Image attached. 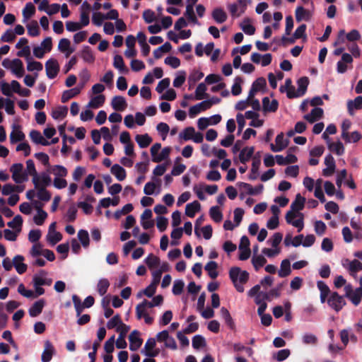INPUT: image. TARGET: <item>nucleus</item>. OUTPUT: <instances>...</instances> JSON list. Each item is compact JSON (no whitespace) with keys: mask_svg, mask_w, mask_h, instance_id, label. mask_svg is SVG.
<instances>
[{"mask_svg":"<svg viewBox=\"0 0 362 362\" xmlns=\"http://www.w3.org/2000/svg\"><path fill=\"white\" fill-rule=\"evenodd\" d=\"M111 106L115 110L122 112L127 107V103L123 96L117 95L112 99Z\"/></svg>","mask_w":362,"mask_h":362,"instance_id":"1a4fd4ad","label":"nucleus"},{"mask_svg":"<svg viewBox=\"0 0 362 362\" xmlns=\"http://www.w3.org/2000/svg\"><path fill=\"white\" fill-rule=\"evenodd\" d=\"M328 148L330 151H334L338 156H341L344 153V147L341 141L336 143H329Z\"/></svg>","mask_w":362,"mask_h":362,"instance_id":"79ce46f5","label":"nucleus"},{"mask_svg":"<svg viewBox=\"0 0 362 362\" xmlns=\"http://www.w3.org/2000/svg\"><path fill=\"white\" fill-rule=\"evenodd\" d=\"M307 26L305 24H301L300 26H298L296 30H295L293 33L294 38L300 39V38H305V30H306Z\"/></svg>","mask_w":362,"mask_h":362,"instance_id":"69168bd1","label":"nucleus"},{"mask_svg":"<svg viewBox=\"0 0 362 362\" xmlns=\"http://www.w3.org/2000/svg\"><path fill=\"white\" fill-rule=\"evenodd\" d=\"M23 221L22 216L21 215H16L12 221L8 222L7 225L11 228H17V231L19 232L21 230Z\"/></svg>","mask_w":362,"mask_h":362,"instance_id":"09e8293b","label":"nucleus"},{"mask_svg":"<svg viewBox=\"0 0 362 362\" xmlns=\"http://www.w3.org/2000/svg\"><path fill=\"white\" fill-rule=\"evenodd\" d=\"M11 70L18 78H21L25 73L22 61L19 59H14Z\"/></svg>","mask_w":362,"mask_h":362,"instance_id":"aec40b11","label":"nucleus"},{"mask_svg":"<svg viewBox=\"0 0 362 362\" xmlns=\"http://www.w3.org/2000/svg\"><path fill=\"white\" fill-rule=\"evenodd\" d=\"M209 215L211 219L216 223L221 222L223 219V214L217 206H214L210 208Z\"/></svg>","mask_w":362,"mask_h":362,"instance_id":"e433bc0d","label":"nucleus"},{"mask_svg":"<svg viewBox=\"0 0 362 362\" xmlns=\"http://www.w3.org/2000/svg\"><path fill=\"white\" fill-rule=\"evenodd\" d=\"M72 300L76 309V315L79 317L86 307L83 303H81L80 298L76 294L72 296Z\"/></svg>","mask_w":362,"mask_h":362,"instance_id":"c03bdc74","label":"nucleus"},{"mask_svg":"<svg viewBox=\"0 0 362 362\" xmlns=\"http://www.w3.org/2000/svg\"><path fill=\"white\" fill-rule=\"evenodd\" d=\"M201 209V204L198 201H194L189 204H187L185 207L186 216L193 218L194 217L197 212H199Z\"/></svg>","mask_w":362,"mask_h":362,"instance_id":"f3484780","label":"nucleus"},{"mask_svg":"<svg viewBox=\"0 0 362 362\" xmlns=\"http://www.w3.org/2000/svg\"><path fill=\"white\" fill-rule=\"evenodd\" d=\"M55 354V349L52 344L47 340L45 341V349L41 356L42 362H49L53 355Z\"/></svg>","mask_w":362,"mask_h":362,"instance_id":"6e6552de","label":"nucleus"},{"mask_svg":"<svg viewBox=\"0 0 362 362\" xmlns=\"http://www.w3.org/2000/svg\"><path fill=\"white\" fill-rule=\"evenodd\" d=\"M26 167H27V175L29 174L33 176V182L35 187H37V182L40 181V177L37 175V173L35 169V163L33 160H28L26 161Z\"/></svg>","mask_w":362,"mask_h":362,"instance_id":"6ab92c4d","label":"nucleus"},{"mask_svg":"<svg viewBox=\"0 0 362 362\" xmlns=\"http://www.w3.org/2000/svg\"><path fill=\"white\" fill-rule=\"evenodd\" d=\"M28 33L32 37H36L40 35V28L37 21H33L27 25Z\"/></svg>","mask_w":362,"mask_h":362,"instance_id":"603ef678","label":"nucleus"},{"mask_svg":"<svg viewBox=\"0 0 362 362\" xmlns=\"http://www.w3.org/2000/svg\"><path fill=\"white\" fill-rule=\"evenodd\" d=\"M323 115V110L320 107H314L310 114L305 115L304 119L310 123H313L320 119Z\"/></svg>","mask_w":362,"mask_h":362,"instance_id":"a211bd4d","label":"nucleus"},{"mask_svg":"<svg viewBox=\"0 0 362 362\" xmlns=\"http://www.w3.org/2000/svg\"><path fill=\"white\" fill-rule=\"evenodd\" d=\"M305 202V198L302 197L300 194H297L295 200L291 205V209L292 211L298 212L304 208Z\"/></svg>","mask_w":362,"mask_h":362,"instance_id":"5701e85b","label":"nucleus"},{"mask_svg":"<svg viewBox=\"0 0 362 362\" xmlns=\"http://www.w3.org/2000/svg\"><path fill=\"white\" fill-rule=\"evenodd\" d=\"M353 62V57L348 53H344L341 55V59L337 64V71L339 74H344L347 71L348 64Z\"/></svg>","mask_w":362,"mask_h":362,"instance_id":"423d86ee","label":"nucleus"},{"mask_svg":"<svg viewBox=\"0 0 362 362\" xmlns=\"http://www.w3.org/2000/svg\"><path fill=\"white\" fill-rule=\"evenodd\" d=\"M52 172L57 177H66L68 173L66 168L60 165H54L52 168Z\"/></svg>","mask_w":362,"mask_h":362,"instance_id":"6e6d98bb","label":"nucleus"},{"mask_svg":"<svg viewBox=\"0 0 362 362\" xmlns=\"http://www.w3.org/2000/svg\"><path fill=\"white\" fill-rule=\"evenodd\" d=\"M81 57L86 62L88 63H93L95 61V57L91 48L89 46L83 47L81 51Z\"/></svg>","mask_w":362,"mask_h":362,"instance_id":"72a5a7b5","label":"nucleus"},{"mask_svg":"<svg viewBox=\"0 0 362 362\" xmlns=\"http://www.w3.org/2000/svg\"><path fill=\"white\" fill-rule=\"evenodd\" d=\"M43 69L42 64L40 62L37 61H30V59L28 60V65H27V69L29 71H42Z\"/></svg>","mask_w":362,"mask_h":362,"instance_id":"bf43d9fd","label":"nucleus"},{"mask_svg":"<svg viewBox=\"0 0 362 362\" xmlns=\"http://www.w3.org/2000/svg\"><path fill=\"white\" fill-rule=\"evenodd\" d=\"M211 16L217 23H223L227 20V14L221 8H214Z\"/></svg>","mask_w":362,"mask_h":362,"instance_id":"412c9836","label":"nucleus"},{"mask_svg":"<svg viewBox=\"0 0 362 362\" xmlns=\"http://www.w3.org/2000/svg\"><path fill=\"white\" fill-rule=\"evenodd\" d=\"M110 286V282L107 279H100L97 286L98 292L100 294V296H104Z\"/></svg>","mask_w":362,"mask_h":362,"instance_id":"a18cd8bd","label":"nucleus"},{"mask_svg":"<svg viewBox=\"0 0 362 362\" xmlns=\"http://www.w3.org/2000/svg\"><path fill=\"white\" fill-rule=\"evenodd\" d=\"M80 93V90L78 88H73L69 90H66L63 92L62 95V103H65L69 101L70 99L76 97Z\"/></svg>","mask_w":362,"mask_h":362,"instance_id":"473e14b6","label":"nucleus"},{"mask_svg":"<svg viewBox=\"0 0 362 362\" xmlns=\"http://www.w3.org/2000/svg\"><path fill=\"white\" fill-rule=\"evenodd\" d=\"M351 125V122L349 119H345L343 121L341 124V138L345 141H349V133L348 130L350 129Z\"/></svg>","mask_w":362,"mask_h":362,"instance_id":"3c124183","label":"nucleus"},{"mask_svg":"<svg viewBox=\"0 0 362 362\" xmlns=\"http://www.w3.org/2000/svg\"><path fill=\"white\" fill-rule=\"evenodd\" d=\"M121 322H122L121 317L119 314H117L107 322V327L108 329H112L116 327H117Z\"/></svg>","mask_w":362,"mask_h":362,"instance_id":"0e129e2a","label":"nucleus"},{"mask_svg":"<svg viewBox=\"0 0 362 362\" xmlns=\"http://www.w3.org/2000/svg\"><path fill=\"white\" fill-rule=\"evenodd\" d=\"M47 217V212L44 210H40L37 212V214L33 217V221L37 226H41L44 223Z\"/></svg>","mask_w":362,"mask_h":362,"instance_id":"052dcab7","label":"nucleus"},{"mask_svg":"<svg viewBox=\"0 0 362 362\" xmlns=\"http://www.w3.org/2000/svg\"><path fill=\"white\" fill-rule=\"evenodd\" d=\"M252 163L251 172L249 175L250 180H255L257 179L259 176V168L261 165V156L260 152H257L255 156L252 157Z\"/></svg>","mask_w":362,"mask_h":362,"instance_id":"20e7f679","label":"nucleus"},{"mask_svg":"<svg viewBox=\"0 0 362 362\" xmlns=\"http://www.w3.org/2000/svg\"><path fill=\"white\" fill-rule=\"evenodd\" d=\"M229 277L237 291L243 293L245 291L243 285L249 280V273L241 270L240 267H233L229 270Z\"/></svg>","mask_w":362,"mask_h":362,"instance_id":"f257e3e1","label":"nucleus"},{"mask_svg":"<svg viewBox=\"0 0 362 362\" xmlns=\"http://www.w3.org/2000/svg\"><path fill=\"white\" fill-rule=\"evenodd\" d=\"M194 134V128L192 127H189L185 128L182 132H181L179 135L180 139H184L185 141H188L192 139Z\"/></svg>","mask_w":362,"mask_h":362,"instance_id":"4d7b16f0","label":"nucleus"},{"mask_svg":"<svg viewBox=\"0 0 362 362\" xmlns=\"http://www.w3.org/2000/svg\"><path fill=\"white\" fill-rule=\"evenodd\" d=\"M35 6L31 2L27 3L23 10V16L25 18V20L31 18L35 14Z\"/></svg>","mask_w":362,"mask_h":362,"instance_id":"49530a36","label":"nucleus"},{"mask_svg":"<svg viewBox=\"0 0 362 362\" xmlns=\"http://www.w3.org/2000/svg\"><path fill=\"white\" fill-rule=\"evenodd\" d=\"M241 29L249 35H252L255 32V28L250 24V19L245 18L243 23L240 25Z\"/></svg>","mask_w":362,"mask_h":362,"instance_id":"4c0bfd02","label":"nucleus"},{"mask_svg":"<svg viewBox=\"0 0 362 362\" xmlns=\"http://www.w3.org/2000/svg\"><path fill=\"white\" fill-rule=\"evenodd\" d=\"M25 258L23 255H17L13 259V264L19 274H24L28 269L26 264L23 263Z\"/></svg>","mask_w":362,"mask_h":362,"instance_id":"9d476101","label":"nucleus"},{"mask_svg":"<svg viewBox=\"0 0 362 362\" xmlns=\"http://www.w3.org/2000/svg\"><path fill=\"white\" fill-rule=\"evenodd\" d=\"M220 312H221V317H223V319L225 321V323L229 327V328L230 329H232V330L235 329V322H234L229 311L228 310V309H226L224 307H222Z\"/></svg>","mask_w":362,"mask_h":362,"instance_id":"a878e982","label":"nucleus"},{"mask_svg":"<svg viewBox=\"0 0 362 362\" xmlns=\"http://www.w3.org/2000/svg\"><path fill=\"white\" fill-rule=\"evenodd\" d=\"M327 303L336 312H339L346 305V301L337 292H333L328 298Z\"/></svg>","mask_w":362,"mask_h":362,"instance_id":"f03ea898","label":"nucleus"},{"mask_svg":"<svg viewBox=\"0 0 362 362\" xmlns=\"http://www.w3.org/2000/svg\"><path fill=\"white\" fill-rule=\"evenodd\" d=\"M71 42L69 40L66 38H62L59 40V45H58V49L62 52H67L66 57H68L72 52H74V49L70 48Z\"/></svg>","mask_w":362,"mask_h":362,"instance_id":"7c9ffc66","label":"nucleus"},{"mask_svg":"<svg viewBox=\"0 0 362 362\" xmlns=\"http://www.w3.org/2000/svg\"><path fill=\"white\" fill-rule=\"evenodd\" d=\"M170 80L169 78H165L159 81L158 83L156 90L158 93H161L163 92V90L166 88H168L170 86Z\"/></svg>","mask_w":362,"mask_h":362,"instance_id":"774afa93","label":"nucleus"},{"mask_svg":"<svg viewBox=\"0 0 362 362\" xmlns=\"http://www.w3.org/2000/svg\"><path fill=\"white\" fill-rule=\"evenodd\" d=\"M45 305V300L44 299H40L35 302L29 308V315L33 317L38 316L42 313Z\"/></svg>","mask_w":362,"mask_h":362,"instance_id":"ddd939ff","label":"nucleus"},{"mask_svg":"<svg viewBox=\"0 0 362 362\" xmlns=\"http://www.w3.org/2000/svg\"><path fill=\"white\" fill-rule=\"evenodd\" d=\"M262 107L264 112H274L277 110L279 103L276 100L274 99L270 102L268 97H264L262 99Z\"/></svg>","mask_w":362,"mask_h":362,"instance_id":"4468645a","label":"nucleus"},{"mask_svg":"<svg viewBox=\"0 0 362 362\" xmlns=\"http://www.w3.org/2000/svg\"><path fill=\"white\" fill-rule=\"evenodd\" d=\"M206 86L205 83H200L195 90V99L196 100H202L204 98H207L209 95L206 93Z\"/></svg>","mask_w":362,"mask_h":362,"instance_id":"58836bf2","label":"nucleus"},{"mask_svg":"<svg viewBox=\"0 0 362 362\" xmlns=\"http://www.w3.org/2000/svg\"><path fill=\"white\" fill-rule=\"evenodd\" d=\"M184 286L185 284L182 280L175 281L172 289L173 293L175 296L180 295L183 291Z\"/></svg>","mask_w":362,"mask_h":362,"instance_id":"680f3d73","label":"nucleus"},{"mask_svg":"<svg viewBox=\"0 0 362 362\" xmlns=\"http://www.w3.org/2000/svg\"><path fill=\"white\" fill-rule=\"evenodd\" d=\"M317 286L320 291V300L323 303L325 302L327 297L330 293L329 286L322 281L317 282Z\"/></svg>","mask_w":362,"mask_h":362,"instance_id":"bb28decb","label":"nucleus"},{"mask_svg":"<svg viewBox=\"0 0 362 362\" xmlns=\"http://www.w3.org/2000/svg\"><path fill=\"white\" fill-rule=\"evenodd\" d=\"M255 152L254 146H246L243 148L239 154V160L242 163H246L253 156Z\"/></svg>","mask_w":362,"mask_h":362,"instance_id":"2eb2a0df","label":"nucleus"},{"mask_svg":"<svg viewBox=\"0 0 362 362\" xmlns=\"http://www.w3.org/2000/svg\"><path fill=\"white\" fill-rule=\"evenodd\" d=\"M291 272V269L290 261L287 259H284L281 263L280 270L278 272L279 276L281 278H284L288 276Z\"/></svg>","mask_w":362,"mask_h":362,"instance_id":"cd10ccee","label":"nucleus"},{"mask_svg":"<svg viewBox=\"0 0 362 362\" xmlns=\"http://www.w3.org/2000/svg\"><path fill=\"white\" fill-rule=\"evenodd\" d=\"M362 108V96H357L354 100L347 101V110L350 115H354V110H360Z\"/></svg>","mask_w":362,"mask_h":362,"instance_id":"f8f14e48","label":"nucleus"},{"mask_svg":"<svg viewBox=\"0 0 362 362\" xmlns=\"http://www.w3.org/2000/svg\"><path fill=\"white\" fill-rule=\"evenodd\" d=\"M105 100V97L104 95H98L93 97L88 104V107L91 108H98L101 107Z\"/></svg>","mask_w":362,"mask_h":362,"instance_id":"f704fd0d","label":"nucleus"},{"mask_svg":"<svg viewBox=\"0 0 362 362\" xmlns=\"http://www.w3.org/2000/svg\"><path fill=\"white\" fill-rule=\"evenodd\" d=\"M206 346V340L202 335H195L192 338V346L195 349H198L201 347Z\"/></svg>","mask_w":362,"mask_h":362,"instance_id":"5fc2aeb1","label":"nucleus"},{"mask_svg":"<svg viewBox=\"0 0 362 362\" xmlns=\"http://www.w3.org/2000/svg\"><path fill=\"white\" fill-rule=\"evenodd\" d=\"M135 139L141 148L148 147L152 142V139L147 134L141 135L138 134L136 136Z\"/></svg>","mask_w":362,"mask_h":362,"instance_id":"c756f323","label":"nucleus"},{"mask_svg":"<svg viewBox=\"0 0 362 362\" xmlns=\"http://www.w3.org/2000/svg\"><path fill=\"white\" fill-rule=\"evenodd\" d=\"M140 332L135 329L131 332L129 336V349L135 351L140 348L142 344L143 340L139 337Z\"/></svg>","mask_w":362,"mask_h":362,"instance_id":"39448f33","label":"nucleus"},{"mask_svg":"<svg viewBox=\"0 0 362 362\" xmlns=\"http://www.w3.org/2000/svg\"><path fill=\"white\" fill-rule=\"evenodd\" d=\"M218 268V264L214 261L209 262L204 267V269L208 272L209 276L211 279H216L218 273L216 271Z\"/></svg>","mask_w":362,"mask_h":362,"instance_id":"2f4dec72","label":"nucleus"},{"mask_svg":"<svg viewBox=\"0 0 362 362\" xmlns=\"http://www.w3.org/2000/svg\"><path fill=\"white\" fill-rule=\"evenodd\" d=\"M160 262L159 257L153 255V254L148 255L145 259L146 264L151 269L158 267L160 264Z\"/></svg>","mask_w":362,"mask_h":362,"instance_id":"8fccbe9b","label":"nucleus"},{"mask_svg":"<svg viewBox=\"0 0 362 362\" xmlns=\"http://www.w3.org/2000/svg\"><path fill=\"white\" fill-rule=\"evenodd\" d=\"M168 224V220L164 216H158L157 218L156 226L160 232H163L166 230Z\"/></svg>","mask_w":362,"mask_h":362,"instance_id":"338daca9","label":"nucleus"},{"mask_svg":"<svg viewBox=\"0 0 362 362\" xmlns=\"http://www.w3.org/2000/svg\"><path fill=\"white\" fill-rule=\"evenodd\" d=\"M275 142L276 145L270 144V148L273 152H279L287 147L288 140H284V134L281 132L276 136Z\"/></svg>","mask_w":362,"mask_h":362,"instance_id":"0eeeda50","label":"nucleus"},{"mask_svg":"<svg viewBox=\"0 0 362 362\" xmlns=\"http://www.w3.org/2000/svg\"><path fill=\"white\" fill-rule=\"evenodd\" d=\"M266 262L267 259L261 255L253 256L252 259V265L256 271H258L260 267H262Z\"/></svg>","mask_w":362,"mask_h":362,"instance_id":"de8ad7c7","label":"nucleus"},{"mask_svg":"<svg viewBox=\"0 0 362 362\" xmlns=\"http://www.w3.org/2000/svg\"><path fill=\"white\" fill-rule=\"evenodd\" d=\"M172 49V45L166 42L153 51L154 57L158 59L162 57L163 53H168Z\"/></svg>","mask_w":362,"mask_h":362,"instance_id":"c85d7f7f","label":"nucleus"},{"mask_svg":"<svg viewBox=\"0 0 362 362\" xmlns=\"http://www.w3.org/2000/svg\"><path fill=\"white\" fill-rule=\"evenodd\" d=\"M297 83L298 86L297 91L300 96L304 95L309 84V78L307 76L301 77L298 80Z\"/></svg>","mask_w":362,"mask_h":362,"instance_id":"c9c22d12","label":"nucleus"},{"mask_svg":"<svg viewBox=\"0 0 362 362\" xmlns=\"http://www.w3.org/2000/svg\"><path fill=\"white\" fill-rule=\"evenodd\" d=\"M204 76V74L199 70H193L189 76V83L194 84L197 81H199Z\"/></svg>","mask_w":362,"mask_h":362,"instance_id":"e2e57ef3","label":"nucleus"},{"mask_svg":"<svg viewBox=\"0 0 362 362\" xmlns=\"http://www.w3.org/2000/svg\"><path fill=\"white\" fill-rule=\"evenodd\" d=\"M170 150V147H165L162 149L158 156H153V158H152V160L155 163H160L162 160L167 159L169 157Z\"/></svg>","mask_w":362,"mask_h":362,"instance_id":"864d4df0","label":"nucleus"},{"mask_svg":"<svg viewBox=\"0 0 362 362\" xmlns=\"http://www.w3.org/2000/svg\"><path fill=\"white\" fill-rule=\"evenodd\" d=\"M68 113V108L66 106H59L52 112V117L54 119L64 118Z\"/></svg>","mask_w":362,"mask_h":362,"instance_id":"a19ab883","label":"nucleus"},{"mask_svg":"<svg viewBox=\"0 0 362 362\" xmlns=\"http://www.w3.org/2000/svg\"><path fill=\"white\" fill-rule=\"evenodd\" d=\"M78 238L83 247L86 248L89 246L90 238L87 230L81 229L78 232Z\"/></svg>","mask_w":362,"mask_h":362,"instance_id":"ea45409f","label":"nucleus"},{"mask_svg":"<svg viewBox=\"0 0 362 362\" xmlns=\"http://www.w3.org/2000/svg\"><path fill=\"white\" fill-rule=\"evenodd\" d=\"M77 209L74 205L71 206L66 214V221L69 223L74 222L76 218Z\"/></svg>","mask_w":362,"mask_h":362,"instance_id":"13d9d810","label":"nucleus"},{"mask_svg":"<svg viewBox=\"0 0 362 362\" xmlns=\"http://www.w3.org/2000/svg\"><path fill=\"white\" fill-rule=\"evenodd\" d=\"M45 70L49 78H54L59 71V65L57 60L53 58L48 59L45 63Z\"/></svg>","mask_w":362,"mask_h":362,"instance_id":"7ed1b4c3","label":"nucleus"},{"mask_svg":"<svg viewBox=\"0 0 362 362\" xmlns=\"http://www.w3.org/2000/svg\"><path fill=\"white\" fill-rule=\"evenodd\" d=\"M25 134L21 130V126L13 125V130L10 134V141L11 144H16L25 139Z\"/></svg>","mask_w":362,"mask_h":362,"instance_id":"9b49d317","label":"nucleus"},{"mask_svg":"<svg viewBox=\"0 0 362 362\" xmlns=\"http://www.w3.org/2000/svg\"><path fill=\"white\" fill-rule=\"evenodd\" d=\"M113 66L115 69H117L121 73L127 74L129 72V69L125 66L123 58L121 55L116 54L114 57Z\"/></svg>","mask_w":362,"mask_h":362,"instance_id":"393cba45","label":"nucleus"},{"mask_svg":"<svg viewBox=\"0 0 362 362\" xmlns=\"http://www.w3.org/2000/svg\"><path fill=\"white\" fill-rule=\"evenodd\" d=\"M37 187H35L37 189V197L43 202H48L51 199V193L44 187H40V181L37 182Z\"/></svg>","mask_w":362,"mask_h":362,"instance_id":"4be33fe9","label":"nucleus"},{"mask_svg":"<svg viewBox=\"0 0 362 362\" xmlns=\"http://www.w3.org/2000/svg\"><path fill=\"white\" fill-rule=\"evenodd\" d=\"M111 173L119 181H122L126 178L127 173L124 168L118 164H115L111 168Z\"/></svg>","mask_w":362,"mask_h":362,"instance_id":"b1692460","label":"nucleus"},{"mask_svg":"<svg viewBox=\"0 0 362 362\" xmlns=\"http://www.w3.org/2000/svg\"><path fill=\"white\" fill-rule=\"evenodd\" d=\"M295 16L297 22H300L303 20L308 21L311 18V14L309 11L300 6L296 9Z\"/></svg>","mask_w":362,"mask_h":362,"instance_id":"dca6fc26","label":"nucleus"},{"mask_svg":"<svg viewBox=\"0 0 362 362\" xmlns=\"http://www.w3.org/2000/svg\"><path fill=\"white\" fill-rule=\"evenodd\" d=\"M243 82L240 76H236L234 79V83L232 86L231 93L233 95H239L242 92L241 83Z\"/></svg>","mask_w":362,"mask_h":362,"instance_id":"37998d69","label":"nucleus"}]
</instances>
